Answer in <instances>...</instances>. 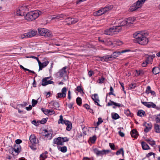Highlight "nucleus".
Masks as SVG:
<instances>
[{"mask_svg":"<svg viewBox=\"0 0 160 160\" xmlns=\"http://www.w3.org/2000/svg\"><path fill=\"white\" fill-rule=\"evenodd\" d=\"M143 32H136L134 34V38L136 39L137 43L142 45H146L148 42V39L146 38L143 34Z\"/></svg>","mask_w":160,"mask_h":160,"instance_id":"nucleus-1","label":"nucleus"},{"mask_svg":"<svg viewBox=\"0 0 160 160\" xmlns=\"http://www.w3.org/2000/svg\"><path fill=\"white\" fill-rule=\"evenodd\" d=\"M41 14L42 12L40 11L35 10L30 12L26 14L25 18L28 21H32L36 19Z\"/></svg>","mask_w":160,"mask_h":160,"instance_id":"nucleus-2","label":"nucleus"},{"mask_svg":"<svg viewBox=\"0 0 160 160\" xmlns=\"http://www.w3.org/2000/svg\"><path fill=\"white\" fill-rule=\"evenodd\" d=\"M112 8V5H107L104 8H101L97 11L94 12L93 13V15L95 16H101Z\"/></svg>","mask_w":160,"mask_h":160,"instance_id":"nucleus-3","label":"nucleus"},{"mask_svg":"<svg viewBox=\"0 0 160 160\" xmlns=\"http://www.w3.org/2000/svg\"><path fill=\"white\" fill-rule=\"evenodd\" d=\"M28 6L23 5L19 7L16 9L15 13H16L18 16H24L26 14V11L28 10Z\"/></svg>","mask_w":160,"mask_h":160,"instance_id":"nucleus-4","label":"nucleus"},{"mask_svg":"<svg viewBox=\"0 0 160 160\" xmlns=\"http://www.w3.org/2000/svg\"><path fill=\"white\" fill-rule=\"evenodd\" d=\"M147 0H138L135 3L130 7L129 10L131 12H133L141 8Z\"/></svg>","mask_w":160,"mask_h":160,"instance_id":"nucleus-5","label":"nucleus"},{"mask_svg":"<svg viewBox=\"0 0 160 160\" xmlns=\"http://www.w3.org/2000/svg\"><path fill=\"white\" fill-rule=\"evenodd\" d=\"M69 140V139L67 137H58L54 138L53 140V143L56 144L58 145H63V143L68 142Z\"/></svg>","mask_w":160,"mask_h":160,"instance_id":"nucleus-6","label":"nucleus"},{"mask_svg":"<svg viewBox=\"0 0 160 160\" xmlns=\"http://www.w3.org/2000/svg\"><path fill=\"white\" fill-rule=\"evenodd\" d=\"M119 26L118 27H113L109 29H107L105 31V34L108 35H112L113 34L117 33V32H119Z\"/></svg>","mask_w":160,"mask_h":160,"instance_id":"nucleus-7","label":"nucleus"},{"mask_svg":"<svg viewBox=\"0 0 160 160\" xmlns=\"http://www.w3.org/2000/svg\"><path fill=\"white\" fill-rule=\"evenodd\" d=\"M39 33L41 36L45 37H50L52 35L51 32L47 29L40 28L38 29Z\"/></svg>","mask_w":160,"mask_h":160,"instance_id":"nucleus-8","label":"nucleus"},{"mask_svg":"<svg viewBox=\"0 0 160 160\" xmlns=\"http://www.w3.org/2000/svg\"><path fill=\"white\" fill-rule=\"evenodd\" d=\"M143 126L144 127V131L146 133L149 132L152 128V124L150 122H145L143 124Z\"/></svg>","mask_w":160,"mask_h":160,"instance_id":"nucleus-9","label":"nucleus"},{"mask_svg":"<svg viewBox=\"0 0 160 160\" xmlns=\"http://www.w3.org/2000/svg\"><path fill=\"white\" fill-rule=\"evenodd\" d=\"M67 89L66 87H63L62 89V92L58 93L57 94L56 97L57 98H65L66 96Z\"/></svg>","mask_w":160,"mask_h":160,"instance_id":"nucleus-10","label":"nucleus"},{"mask_svg":"<svg viewBox=\"0 0 160 160\" xmlns=\"http://www.w3.org/2000/svg\"><path fill=\"white\" fill-rule=\"evenodd\" d=\"M48 106L50 108H54L57 109L59 107V103L55 101H51L49 103Z\"/></svg>","mask_w":160,"mask_h":160,"instance_id":"nucleus-11","label":"nucleus"},{"mask_svg":"<svg viewBox=\"0 0 160 160\" xmlns=\"http://www.w3.org/2000/svg\"><path fill=\"white\" fill-rule=\"evenodd\" d=\"M50 78L49 77H45L43 78L42 80V85L43 86H45L48 84L53 83L54 82L51 80H48V79Z\"/></svg>","mask_w":160,"mask_h":160,"instance_id":"nucleus-12","label":"nucleus"},{"mask_svg":"<svg viewBox=\"0 0 160 160\" xmlns=\"http://www.w3.org/2000/svg\"><path fill=\"white\" fill-rule=\"evenodd\" d=\"M145 55L148 56V57H146L145 59V61L147 62L148 64L150 63H152V62L153 59L155 57V55H150L148 54H146Z\"/></svg>","mask_w":160,"mask_h":160,"instance_id":"nucleus-13","label":"nucleus"},{"mask_svg":"<svg viewBox=\"0 0 160 160\" xmlns=\"http://www.w3.org/2000/svg\"><path fill=\"white\" fill-rule=\"evenodd\" d=\"M110 58L109 55H108L102 57H97V60L102 62H108L111 61V60H110Z\"/></svg>","mask_w":160,"mask_h":160,"instance_id":"nucleus-14","label":"nucleus"},{"mask_svg":"<svg viewBox=\"0 0 160 160\" xmlns=\"http://www.w3.org/2000/svg\"><path fill=\"white\" fill-rule=\"evenodd\" d=\"M38 62L39 65V70H42V68L46 67L49 63V61H46L42 63L39 60Z\"/></svg>","mask_w":160,"mask_h":160,"instance_id":"nucleus-15","label":"nucleus"},{"mask_svg":"<svg viewBox=\"0 0 160 160\" xmlns=\"http://www.w3.org/2000/svg\"><path fill=\"white\" fill-rule=\"evenodd\" d=\"M14 151L16 155H18L21 151V148L19 144H15L13 148Z\"/></svg>","mask_w":160,"mask_h":160,"instance_id":"nucleus-16","label":"nucleus"},{"mask_svg":"<svg viewBox=\"0 0 160 160\" xmlns=\"http://www.w3.org/2000/svg\"><path fill=\"white\" fill-rule=\"evenodd\" d=\"M67 67H63L62 69L60 70L58 72L59 76L61 77H63L66 74V69Z\"/></svg>","mask_w":160,"mask_h":160,"instance_id":"nucleus-17","label":"nucleus"},{"mask_svg":"<svg viewBox=\"0 0 160 160\" xmlns=\"http://www.w3.org/2000/svg\"><path fill=\"white\" fill-rule=\"evenodd\" d=\"M37 32L36 31L34 30H32L26 33L27 38H31L34 36L36 34Z\"/></svg>","mask_w":160,"mask_h":160,"instance_id":"nucleus-18","label":"nucleus"},{"mask_svg":"<svg viewBox=\"0 0 160 160\" xmlns=\"http://www.w3.org/2000/svg\"><path fill=\"white\" fill-rule=\"evenodd\" d=\"M145 93L147 94H149L150 93L152 95L155 96L156 94L155 92L154 91H152L151 90V87L149 86H148L147 87Z\"/></svg>","mask_w":160,"mask_h":160,"instance_id":"nucleus-19","label":"nucleus"},{"mask_svg":"<svg viewBox=\"0 0 160 160\" xmlns=\"http://www.w3.org/2000/svg\"><path fill=\"white\" fill-rule=\"evenodd\" d=\"M120 54V52H114L113 53L110 55H109L110 57V60L112 61L115 59L117 57H118Z\"/></svg>","mask_w":160,"mask_h":160,"instance_id":"nucleus-20","label":"nucleus"},{"mask_svg":"<svg viewBox=\"0 0 160 160\" xmlns=\"http://www.w3.org/2000/svg\"><path fill=\"white\" fill-rule=\"evenodd\" d=\"M36 137L35 135L32 134L29 137L30 142L32 144H35L36 143Z\"/></svg>","mask_w":160,"mask_h":160,"instance_id":"nucleus-21","label":"nucleus"},{"mask_svg":"<svg viewBox=\"0 0 160 160\" xmlns=\"http://www.w3.org/2000/svg\"><path fill=\"white\" fill-rule=\"evenodd\" d=\"M130 134L132 138L136 139L138 135V132L136 129H132L130 132Z\"/></svg>","mask_w":160,"mask_h":160,"instance_id":"nucleus-22","label":"nucleus"},{"mask_svg":"<svg viewBox=\"0 0 160 160\" xmlns=\"http://www.w3.org/2000/svg\"><path fill=\"white\" fill-rule=\"evenodd\" d=\"M70 18H68L65 19V22L67 23L68 24H74L77 22L78 20L77 18H75L74 19H73V20H72L71 22H68L67 20L69 19Z\"/></svg>","mask_w":160,"mask_h":160,"instance_id":"nucleus-23","label":"nucleus"},{"mask_svg":"<svg viewBox=\"0 0 160 160\" xmlns=\"http://www.w3.org/2000/svg\"><path fill=\"white\" fill-rule=\"evenodd\" d=\"M65 124L67 126L66 130L67 131H70L72 127V123L69 121L68 120Z\"/></svg>","mask_w":160,"mask_h":160,"instance_id":"nucleus-24","label":"nucleus"},{"mask_svg":"<svg viewBox=\"0 0 160 160\" xmlns=\"http://www.w3.org/2000/svg\"><path fill=\"white\" fill-rule=\"evenodd\" d=\"M127 22L128 27L129 26L130 24H132L134 21V17H130L126 19Z\"/></svg>","mask_w":160,"mask_h":160,"instance_id":"nucleus-25","label":"nucleus"},{"mask_svg":"<svg viewBox=\"0 0 160 160\" xmlns=\"http://www.w3.org/2000/svg\"><path fill=\"white\" fill-rule=\"evenodd\" d=\"M113 105L115 106L113 107V108H116L115 106H117L118 107H120V104H119V103L115 102H114L112 101L111 100H110V102H108V106H111Z\"/></svg>","mask_w":160,"mask_h":160,"instance_id":"nucleus-26","label":"nucleus"},{"mask_svg":"<svg viewBox=\"0 0 160 160\" xmlns=\"http://www.w3.org/2000/svg\"><path fill=\"white\" fill-rule=\"evenodd\" d=\"M141 145L143 150H148L150 148L149 146L144 142H141Z\"/></svg>","mask_w":160,"mask_h":160,"instance_id":"nucleus-27","label":"nucleus"},{"mask_svg":"<svg viewBox=\"0 0 160 160\" xmlns=\"http://www.w3.org/2000/svg\"><path fill=\"white\" fill-rule=\"evenodd\" d=\"M152 72L153 74L156 75L159 73V68L158 67H155L153 68L152 70Z\"/></svg>","mask_w":160,"mask_h":160,"instance_id":"nucleus-28","label":"nucleus"},{"mask_svg":"<svg viewBox=\"0 0 160 160\" xmlns=\"http://www.w3.org/2000/svg\"><path fill=\"white\" fill-rule=\"evenodd\" d=\"M68 120H64L63 119V116L62 115H61L60 116V118L59 120L58 121V123L59 124L60 123H61L62 124H65L66 122Z\"/></svg>","mask_w":160,"mask_h":160,"instance_id":"nucleus-29","label":"nucleus"},{"mask_svg":"<svg viewBox=\"0 0 160 160\" xmlns=\"http://www.w3.org/2000/svg\"><path fill=\"white\" fill-rule=\"evenodd\" d=\"M155 132L157 133H160V128L159 126L157 124H154Z\"/></svg>","mask_w":160,"mask_h":160,"instance_id":"nucleus-30","label":"nucleus"},{"mask_svg":"<svg viewBox=\"0 0 160 160\" xmlns=\"http://www.w3.org/2000/svg\"><path fill=\"white\" fill-rule=\"evenodd\" d=\"M58 150L62 152H65L67 151V148L66 146H64L62 147L59 146L58 147Z\"/></svg>","mask_w":160,"mask_h":160,"instance_id":"nucleus-31","label":"nucleus"},{"mask_svg":"<svg viewBox=\"0 0 160 160\" xmlns=\"http://www.w3.org/2000/svg\"><path fill=\"white\" fill-rule=\"evenodd\" d=\"M109 152V150H103L102 151H99L98 156L106 154L108 153Z\"/></svg>","mask_w":160,"mask_h":160,"instance_id":"nucleus-32","label":"nucleus"},{"mask_svg":"<svg viewBox=\"0 0 160 160\" xmlns=\"http://www.w3.org/2000/svg\"><path fill=\"white\" fill-rule=\"evenodd\" d=\"M137 115L138 116L142 117V116L145 115V112L143 110H138L137 113Z\"/></svg>","mask_w":160,"mask_h":160,"instance_id":"nucleus-33","label":"nucleus"},{"mask_svg":"<svg viewBox=\"0 0 160 160\" xmlns=\"http://www.w3.org/2000/svg\"><path fill=\"white\" fill-rule=\"evenodd\" d=\"M145 140L152 146H153L155 145V141L153 140H151L150 139H146Z\"/></svg>","mask_w":160,"mask_h":160,"instance_id":"nucleus-34","label":"nucleus"},{"mask_svg":"<svg viewBox=\"0 0 160 160\" xmlns=\"http://www.w3.org/2000/svg\"><path fill=\"white\" fill-rule=\"evenodd\" d=\"M111 116L112 118L115 120L118 119L120 118L119 115L115 112L112 113L111 114Z\"/></svg>","mask_w":160,"mask_h":160,"instance_id":"nucleus-35","label":"nucleus"},{"mask_svg":"<svg viewBox=\"0 0 160 160\" xmlns=\"http://www.w3.org/2000/svg\"><path fill=\"white\" fill-rule=\"evenodd\" d=\"M124 113L127 116L132 117L133 116L132 113L130 112L129 110L128 109L124 110Z\"/></svg>","mask_w":160,"mask_h":160,"instance_id":"nucleus-36","label":"nucleus"},{"mask_svg":"<svg viewBox=\"0 0 160 160\" xmlns=\"http://www.w3.org/2000/svg\"><path fill=\"white\" fill-rule=\"evenodd\" d=\"M124 26L128 27L126 19L125 20L122 21L121 22V30L122 29V27Z\"/></svg>","mask_w":160,"mask_h":160,"instance_id":"nucleus-37","label":"nucleus"},{"mask_svg":"<svg viewBox=\"0 0 160 160\" xmlns=\"http://www.w3.org/2000/svg\"><path fill=\"white\" fill-rule=\"evenodd\" d=\"M20 68H22V69L23 70H24L25 71H28L30 73H33V74H35V73L34 72V71H31V70H30L29 69H27L26 68H24L22 65H20Z\"/></svg>","mask_w":160,"mask_h":160,"instance_id":"nucleus-38","label":"nucleus"},{"mask_svg":"<svg viewBox=\"0 0 160 160\" xmlns=\"http://www.w3.org/2000/svg\"><path fill=\"white\" fill-rule=\"evenodd\" d=\"M76 102L78 105L81 106L82 103L81 98L79 97H78L76 99Z\"/></svg>","mask_w":160,"mask_h":160,"instance_id":"nucleus-39","label":"nucleus"},{"mask_svg":"<svg viewBox=\"0 0 160 160\" xmlns=\"http://www.w3.org/2000/svg\"><path fill=\"white\" fill-rule=\"evenodd\" d=\"M43 131L44 132L43 135L45 137L48 138L49 136L50 135V133H49L48 130L46 129L44 130Z\"/></svg>","mask_w":160,"mask_h":160,"instance_id":"nucleus-40","label":"nucleus"},{"mask_svg":"<svg viewBox=\"0 0 160 160\" xmlns=\"http://www.w3.org/2000/svg\"><path fill=\"white\" fill-rule=\"evenodd\" d=\"M64 15L62 14H60L57 15L56 16L53 17L52 19H58L62 18L63 17Z\"/></svg>","mask_w":160,"mask_h":160,"instance_id":"nucleus-41","label":"nucleus"},{"mask_svg":"<svg viewBox=\"0 0 160 160\" xmlns=\"http://www.w3.org/2000/svg\"><path fill=\"white\" fill-rule=\"evenodd\" d=\"M96 137L95 136H94L92 137H90V140L91 141V142L92 143H94L95 141H96Z\"/></svg>","mask_w":160,"mask_h":160,"instance_id":"nucleus-42","label":"nucleus"},{"mask_svg":"<svg viewBox=\"0 0 160 160\" xmlns=\"http://www.w3.org/2000/svg\"><path fill=\"white\" fill-rule=\"evenodd\" d=\"M113 89L112 88V87L111 86L110 87V92L109 93L107 94L106 98H107V97L108 96V95H114V93H113Z\"/></svg>","mask_w":160,"mask_h":160,"instance_id":"nucleus-43","label":"nucleus"},{"mask_svg":"<svg viewBox=\"0 0 160 160\" xmlns=\"http://www.w3.org/2000/svg\"><path fill=\"white\" fill-rule=\"evenodd\" d=\"M8 151L10 154H12L13 156L16 155L15 152H14V151L13 148H9L8 150Z\"/></svg>","mask_w":160,"mask_h":160,"instance_id":"nucleus-44","label":"nucleus"},{"mask_svg":"<svg viewBox=\"0 0 160 160\" xmlns=\"http://www.w3.org/2000/svg\"><path fill=\"white\" fill-rule=\"evenodd\" d=\"M141 102L145 106L147 107L148 108H149V103H150V102H143L141 101Z\"/></svg>","mask_w":160,"mask_h":160,"instance_id":"nucleus-45","label":"nucleus"},{"mask_svg":"<svg viewBox=\"0 0 160 160\" xmlns=\"http://www.w3.org/2000/svg\"><path fill=\"white\" fill-rule=\"evenodd\" d=\"M105 79V78L103 76H102L101 78H99L98 79V80L99 81V83H103Z\"/></svg>","mask_w":160,"mask_h":160,"instance_id":"nucleus-46","label":"nucleus"},{"mask_svg":"<svg viewBox=\"0 0 160 160\" xmlns=\"http://www.w3.org/2000/svg\"><path fill=\"white\" fill-rule=\"evenodd\" d=\"M76 90L81 93H83V90L80 86L77 87Z\"/></svg>","mask_w":160,"mask_h":160,"instance_id":"nucleus-47","label":"nucleus"},{"mask_svg":"<svg viewBox=\"0 0 160 160\" xmlns=\"http://www.w3.org/2000/svg\"><path fill=\"white\" fill-rule=\"evenodd\" d=\"M156 121L157 123H160V113L157 115Z\"/></svg>","mask_w":160,"mask_h":160,"instance_id":"nucleus-48","label":"nucleus"},{"mask_svg":"<svg viewBox=\"0 0 160 160\" xmlns=\"http://www.w3.org/2000/svg\"><path fill=\"white\" fill-rule=\"evenodd\" d=\"M136 83L131 84L129 86V88L130 89H134L136 87Z\"/></svg>","mask_w":160,"mask_h":160,"instance_id":"nucleus-49","label":"nucleus"},{"mask_svg":"<svg viewBox=\"0 0 160 160\" xmlns=\"http://www.w3.org/2000/svg\"><path fill=\"white\" fill-rule=\"evenodd\" d=\"M98 121L97 122V126H99L100 124L103 122V121L102 120L101 118H99L98 119Z\"/></svg>","mask_w":160,"mask_h":160,"instance_id":"nucleus-50","label":"nucleus"},{"mask_svg":"<svg viewBox=\"0 0 160 160\" xmlns=\"http://www.w3.org/2000/svg\"><path fill=\"white\" fill-rule=\"evenodd\" d=\"M32 106L33 107H34L37 103L38 101L37 100H36L34 99H33L32 100Z\"/></svg>","mask_w":160,"mask_h":160,"instance_id":"nucleus-51","label":"nucleus"},{"mask_svg":"<svg viewBox=\"0 0 160 160\" xmlns=\"http://www.w3.org/2000/svg\"><path fill=\"white\" fill-rule=\"evenodd\" d=\"M136 73L137 74V75H143L144 74V72L142 70H136Z\"/></svg>","mask_w":160,"mask_h":160,"instance_id":"nucleus-52","label":"nucleus"},{"mask_svg":"<svg viewBox=\"0 0 160 160\" xmlns=\"http://www.w3.org/2000/svg\"><path fill=\"white\" fill-rule=\"evenodd\" d=\"M40 158H42V160H44L47 158V156L45 154L43 153L40 155Z\"/></svg>","mask_w":160,"mask_h":160,"instance_id":"nucleus-53","label":"nucleus"},{"mask_svg":"<svg viewBox=\"0 0 160 160\" xmlns=\"http://www.w3.org/2000/svg\"><path fill=\"white\" fill-rule=\"evenodd\" d=\"M156 107V104L153 103L152 102H150L149 103V108H154Z\"/></svg>","mask_w":160,"mask_h":160,"instance_id":"nucleus-54","label":"nucleus"},{"mask_svg":"<svg viewBox=\"0 0 160 160\" xmlns=\"http://www.w3.org/2000/svg\"><path fill=\"white\" fill-rule=\"evenodd\" d=\"M42 110L44 112V113L46 115H48V109H46L44 108H42Z\"/></svg>","mask_w":160,"mask_h":160,"instance_id":"nucleus-55","label":"nucleus"},{"mask_svg":"<svg viewBox=\"0 0 160 160\" xmlns=\"http://www.w3.org/2000/svg\"><path fill=\"white\" fill-rule=\"evenodd\" d=\"M39 122L38 121H37L35 120H33L32 122V123L35 126H38L39 124Z\"/></svg>","mask_w":160,"mask_h":160,"instance_id":"nucleus-56","label":"nucleus"},{"mask_svg":"<svg viewBox=\"0 0 160 160\" xmlns=\"http://www.w3.org/2000/svg\"><path fill=\"white\" fill-rule=\"evenodd\" d=\"M93 152L97 155L98 156L99 150L97 148H95L93 149Z\"/></svg>","mask_w":160,"mask_h":160,"instance_id":"nucleus-57","label":"nucleus"},{"mask_svg":"<svg viewBox=\"0 0 160 160\" xmlns=\"http://www.w3.org/2000/svg\"><path fill=\"white\" fill-rule=\"evenodd\" d=\"M47 120L45 118H43L42 119V120L40 121V122L42 124H43L45 123Z\"/></svg>","mask_w":160,"mask_h":160,"instance_id":"nucleus-58","label":"nucleus"},{"mask_svg":"<svg viewBox=\"0 0 160 160\" xmlns=\"http://www.w3.org/2000/svg\"><path fill=\"white\" fill-rule=\"evenodd\" d=\"M26 34H27L26 33H25L21 35L20 36V38L21 39H23L27 38V35H26Z\"/></svg>","mask_w":160,"mask_h":160,"instance_id":"nucleus-59","label":"nucleus"},{"mask_svg":"<svg viewBox=\"0 0 160 160\" xmlns=\"http://www.w3.org/2000/svg\"><path fill=\"white\" fill-rule=\"evenodd\" d=\"M155 155V154L154 153H153L152 152H150L149 153H148L146 155V157L147 158H149L150 156L153 155L154 156V155Z\"/></svg>","mask_w":160,"mask_h":160,"instance_id":"nucleus-60","label":"nucleus"},{"mask_svg":"<svg viewBox=\"0 0 160 160\" xmlns=\"http://www.w3.org/2000/svg\"><path fill=\"white\" fill-rule=\"evenodd\" d=\"M32 145L30 146V147L32 149V150H35L36 149V145H35V144H32Z\"/></svg>","mask_w":160,"mask_h":160,"instance_id":"nucleus-61","label":"nucleus"},{"mask_svg":"<svg viewBox=\"0 0 160 160\" xmlns=\"http://www.w3.org/2000/svg\"><path fill=\"white\" fill-rule=\"evenodd\" d=\"M22 142V141L19 139H17L15 140V142L16 144H19Z\"/></svg>","mask_w":160,"mask_h":160,"instance_id":"nucleus-62","label":"nucleus"},{"mask_svg":"<svg viewBox=\"0 0 160 160\" xmlns=\"http://www.w3.org/2000/svg\"><path fill=\"white\" fill-rule=\"evenodd\" d=\"M94 73V72L93 71H92V70H90L88 72V74L89 76L90 77H91L92 76V75Z\"/></svg>","mask_w":160,"mask_h":160,"instance_id":"nucleus-63","label":"nucleus"},{"mask_svg":"<svg viewBox=\"0 0 160 160\" xmlns=\"http://www.w3.org/2000/svg\"><path fill=\"white\" fill-rule=\"evenodd\" d=\"M82 160H93V158H89L87 157H84L83 158Z\"/></svg>","mask_w":160,"mask_h":160,"instance_id":"nucleus-64","label":"nucleus"}]
</instances>
